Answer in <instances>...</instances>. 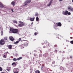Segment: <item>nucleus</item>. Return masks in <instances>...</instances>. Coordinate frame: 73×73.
Wrapping results in <instances>:
<instances>
[{"label":"nucleus","mask_w":73,"mask_h":73,"mask_svg":"<svg viewBox=\"0 0 73 73\" xmlns=\"http://www.w3.org/2000/svg\"><path fill=\"white\" fill-rule=\"evenodd\" d=\"M10 32H12L13 33H16L19 32V30L18 29H13L12 28H10Z\"/></svg>","instance_id":"f257e3e1"},{"label":"nucleus","mask_w":73,"mask_h":73,"mask_svg":"<svg viewBox=\"0 0 73 73\" xmlns=\"http://www.w3.org/2000/svg\"><path fill=\"white\" fill-rule=\"evenodd\" d=\"M31 0H26L25 2V4L24 5H23V6H27L28 5V4H29V3H31Z\"/></svg>","instance_id":"f03ea898"},{"label":"nucleus","mask_w":73,"mask_h":73,"mask_svg":"<svg viewBox=\"0 0 73 73\" xmlns=\"http://www.w3.org/2000/svg\"><path fill=\"white\" fill-rule=\"evenodd\" d=\"M68 10L70 12H73V8L70 6H69L68 7Z\"/></svg>","instance_id":"7ed1b4c3"},{"label":"nucleus","mask_w":73,"mask_h":73,"mask_svg":"<svg viewBox=\"0 0 73 73\" xmlns=\"http://www.w3.org/2000/svg\"><path fill=\"white\" fill-rule=\"evenodd\" d=\"M19 70V68H15L13 69V72L14 73H18Z\"/></svg>","instance_id":"20e7f679"},{"label":"nucleus","mask_w":73,"mask_h":73,"mask_svg":"<svg viewBox=\"0 0 73 73\" xmlns=\"http://www.w3.org/2000/svg\"><path fill=\"white\" fill-rule=\"evenodd\" d=\"M20 24H19L18 25L19 27H23L24 25V24L23 23V22L20 21L19 22Z\"/></svg>","instance_id":"39448f33"},{"label":"nucleus","mask_w":73,"mask_h":73,"mask_svg":"<svg viewBox=\"0 0 73 73\" xmlns=\"http://www.w3.org/2000/svg\"><path fill=\"white\" fill-rule=\"evenodd\" d=\"M23 58L22 57H20L19 58H18L17 59L15 58H14L13 59V61H17V60H21V59H22Z\"/></svg>","instance_id":"423d86ee"},{"label":"nucleus","mask_w":73,"mask_h":73,"mask_svg":"<svg viewBox=\"0 0 73 73\" xmlns=\"http://www.w3.org/2000/svg\"><path fill=\"white\" fill-rule=\"evenodd\" d=\"M28 45V43H27L26 44H22L21 45V49H23V48H24L25 46H27Z\"/></svg>","instance_id":"0eeeda50"},{"label":"nucleus","mask_w":73,"mask_h":73,"mask_svg":"<svg viewBox=\"0 0 73 73\" xmlns=\"http://www.w3.org/2000/svg\"><path fill=\"white\" fill-rule=\"evenodd\" d=\"M68 11H66L65 12V11H63L62 14L64 15H68Z\"/></svg>","instance_id":"6e6552de"},{"label":"nucleus","mask_w":73,"mask_h":73,"mask_svg":"<svg viewBox=\"0 0 73 73\" xmlns=\"http://www.w3.org/2000/svg\"><path fill=\"white\" fill-rule=\"evenodd\" d=\"M41 70L43 71H45L46 70V68L44 67L43 66L41 67Z\"/></svg>","instance_id":"1a4fd4ad"},{"label":"nucleus","mask_w":73,"mask_h":73,"mask_svg":"<svg viewBox=\"0 0 73 73\" xmlns=\"http://www.w3.org/2000/svg\"><path fill=\"white\" fill-rule=\"evenodd\" d=\"M21 40V38H20L19 39L18 41H17L16 42H14L13 44H18L19 42V41H20Z\"/></svg>","instance_id":"9d476101"},{"label":"nucleus","mask_w":73,"mask_h":73,"mask_svg":"<svg viewBox=\"0 0 73 73\" xmlns=\"http://www.w3.org/2000/svg\"><path fill=\"white\" fill-rule=\"evenodd\" d=\"M4 5L1 2L0 3V8H4Z\"/></svg>","instance_id":"9b49d317"},{"label":"nucleus","mask_w":73,"mask_h":73,"mask_svg":"<svg viewBox=\"0 0 73 73\" xmlns=\"http://www.w3.org/2000/svg\"><path fill=\"white\" fill-rule=\"evenodd\" d=\"M35 17H33V18H30V20L31 21H33L35 20Z\"/></svg>","instance_id":"f8f14e48"},{"label":"nucleus","mask_w":73,"mask_h":73,"mask_svg":"<svg viewBox=\"0 0 73 73\" xmlns=\"http://www.w3.org/2000/svg\"><path fill=\"white\" fill-rule=\"evenodd\" d=\"M46 46L47 47V48H48V47H49L50 46V45H49V43L48 42H47V41H46Z\"/></svg>","instance_id":"ddd939ff"},{"label":"nucleus","mask_w":73,"mask_h":73,"mask_svg":"<svg viewBox=\"0 0 73 73\" xmlns=\"http://www.w3.org/2000/svg\"><path fill=\"white\" fill-rule=\"evenodd\" d=\"M9 39L11 40V41H13L14 40V38H13V37L12 36H10L9 37Z\"/></svg>","instance_id":"4468645a"},{"label":"nucleus","mask_w":73,"mask_h":73,"mask_svg":"<svg viewBox=\"0 0 73 73\" xmlns=\"http://www.w3.org/2000/svg\"><path fill=\"white\" fill-rule=\"evenodd\" d=\"M53 0H51V1H50L49 4H48L47 5V6L48 7H49V6H50V5H51V4H52V2L53 1Z\"/></svg>","instance_id":"2eb2a0df"},{"label":"nucleus","mask_w":73,"mask_h":73,"mask_svg":"<svg viewBox=\"0 0 73 73\" xmlns=\"http://www.w3.org/2000/svg\"><path fill=\"white\" fill-rule=\"evenodd\" d=\"M56 24L59 27H61V26L62 25L61 23L60 22L57 23Z\"/></svg>","instance_id":"dca6fc26"},{"label":"nucleus","mask_w":73,"mask_h":73,"mask_svg":"<svg viewBox=\"0 0 73 73\" xmlns=\"http://www.w3.org/2000/svg\"><path fill=\"white\" fill-rule=\"evenodd\" d=\"M44 57H48V54L47 53H46L45 54H43Z\"/></svg>","instance_id":"f3484780"},{"label":"nucleus","mask_w":73,"mask_h":73,"mask_svg":"<svg viewBox=\"0 0 73 73\" xmlns=\"http://www.w3.org/2000/svg\"><path fill=\"white\" fill-rule=\"evenodd\" d=\"M8 47L9 49H11L12 46L11 45H9L8 46Z\"/></svg>","instance_id":"a211bd4d"},{"label":"nucleus","mask_w":73,"mask_h":73,"mask_svg":"<svg viewBox=\"0 0 73 73\" xmlns=\"http://www.w3.org/2000/svg\"><path fill=\"white\" fill-rule=\"evenodd\" d=\"M36 20L37 21H40V19H39V18L38 17H36Z\"/></svg>","instance_id":"6ab92c4d"},{"label":"nucleus","mask_w":73,"mask_h":73,"mask_svg":"<svg viewBox=\"0 0 73 73\" xmlns=\"http://www.w3.org/2000/svg\"><path fill=\"white\" fill-rule=\"evenodd\" d=\"M12 65H13V66L15 67L16 66V63L14 62L12 64Z\"/></svg>","instance_id":"aec40b11"},{"label":"nucleus","mask_w":73,"mask_h":73,"mask_svg":"<svg viewBox=\"0 0 73 73\" xmlns=\"http://www.w3.org/2000/svg\"><path fill=\"white\" fill-rule=\"evenodd\" d=\"M11 4L13 5H15V3L14 1H13L11 2Z\"/></svg>","instance_id":"412c9836"},{"label":"nucleus","mask_w":73,"mask_h":73,"mask_svg":"<svg viewBox=\"0 0 73 73\" xmlns=\"http://www.w3.org/2000/svg\"><path fill=\"white\" fill-rule=\"evenodd\" d=\"M35 73H40V72L38 70H36L35 71Z\"/></svg>","instance_id":"4be33fe9"},{"label":"nucleus","mask_w":73,"mask_h":73,"mask_svg":"<svg viewBox=\"0 0 73 73\" xmlns=\"http://www.w3.org/2000/svg\"><path fill=\"white\" fill-rule=\"evenodd\" d=\"M60 70H62L63 71H64V68L62 67H60Z\"/></svg>","instance_id":"5701e85b"},{"label":"nucleus","mask_w":73,"mask_h":73,"mask_svg":"<svg viewBox=\"0 0 73 73\" xmlns=\"http://www.w3.org/2000/svg\"><path fill=\"white\" fill-rule=\"evenodd\" d=\"M4 41V39H2L0 40V42H3Z\"/></svg>","instance_id":"b1692460"},{"label":"nucleus","mask_w":73,"mask_h":73,"mask_svg":"<svg viewBox=\"0 0 73 73\" xmlns=\"http://www.w3.org/2000/svg\"><path fill=\"white\" fill-rule=\"evenodd\" d=\"M0 44L1 45H3L5 44V42H2H2H0Z\"/></svg>","instance_id":"393cba45"},{"label":"nucleus","mask_w":73,"mask_h":73,"mask_svg":"<svg viewBox=\"0 0 73 73\" xmlns=\"http://www.w3.org/2000/svg\"><path fill=\"white\" fill-rule=\"evenodd\" d=\"M67 15H71V13H70V12H68L67 13Z\"/></svg>","instance_id":"a878e982"},{"label":"nucleus","mask_w":73,"mask_h":73,"mask_svg":"<svg viewBox=\"0 0 73 73\" xmlns=\"http://www.w3.org/2000/svg\"><path fill=\"white\" fill-rule=\"evenodd\" d=\"M37 34H38V33H34V35L35 36H36Z\"/></svg>","instance_id":"bb28decb"},{"label":"nucleus","mask_w":73,"mask_h":73,"mask_svg":"<svg viewBox=\"0 0 73 73\" xmlns=\"http://www.w3.org/2000/svg\"><path fill=\"white\" fill-rule=\"evenodd\" d=\"M39 57H42V54H39Z\"/></svg>","instance_id":"cd10ccee"},{"label":"nucleus","mask_w":73,"mask_h":73,"mask_svg":"<svg viewBox=\"0 0 73 73\" xmlns=\"http://www.w3.org/2000/svg\"><path fill=\"white\" fill-rule=\"evenodd\" d=\"M50 54H52V55H54V54H53V53L52 52H51L50 53Z\"/></svg>","instance_id":"c85d7f7f"},{"label":"nucleus","mask_w":73,"mask_h":73,"mask_svg":"<svg viewBox=\"0 0 73 73\" xmlns=\"http://www.w3.org/2000/svg\"><path fill=\"white\" fill-rule=\"evenodd\" d=\"M3 57H4V58H7V56L5 55H4L3 56Z\"/></svg>","instance_id":"c756f323"},{"label":"nucleus","mask_w":73,"mask_h":73,"mask_svg":"<svg viewBox=\"0 0 73 73\" xmlns=\"http://www.w3.org/2000/svg\"><path fill=\"white\" fill-rule=\"evenodd\" d=\"M13 23H15L16 24H17V21H14Z\"/></svg>","instance_id":"7c9ffc66"},{"label":"nucleus","mask_w":73,"mask_h":73,"mask_svg":"<svg viewBox=\"0 0 73 73\" xmlns=\"http://www.w3.org/2000/svg\"><path fill=\"white\" fill-rule=\"evenodd\" d=\"M4 40H7V38L6 37H4Z\"/></svg>","instance_id":"2f4dec72"},{"label":"nucleus","mask_w":73,"mask_h":73,"mask_svg":"<svg viewBox=\"0 0 73 73\" xmlns=\"http://www.w3.org/2000/svg\"><path fill=\"white\" fill-rule=\"evenodd\" d=\"M3 70V68L1 67H0V71H2Z\"/></svg>","instance_id":"473e14b6"},{"label":"nucleus","mask_w":73,"mask_h":73,"mask_svg":"<svg viewBox=\"0 0 73 73\" xmlns=\"http://www.w3.org/2000/svg\"><path fill=\"white\" fill-rule=\"evenodd\" d=\"M3 31H1V36H3Z\"/></svg>","instance_id":"72a5a7b5"},{"label":"nucleus","mask_w":73,"mask_h":73,"mask_svg":"<svg viewBox=\"0 0 73 73\" xmlns=\"http://www.w3.org/2000/svg\"><path fill=\"white\" fill-rule=\"evenodd\" d=\"M70 43H71V44H73V40L71 41L70 42Z\"/></svg>","instance_id":"f704fd0d"},{"label":"nucleus","mask_w":73,"mask_h":73,"mask_svg":"<svg viewBox=\"0 0 73 73\" xmlns=\"http://www.w3.org/2000/svg\"><path fill=\"white\" fill-rule=\"evenodd\" d=\"M35 16H38V13H36V14L35 15Z\"/></svg>","instance_id":"c9c22d12"},{"label":"nucleus","mask_w":73,"mask_h":73,"mask_svg":"<svg viewBox=\"0 0 73 73\" xmlns=\"http://www.w3.org/2000/svg\"><path fill=\"white\" fill-rule=\"evenodd\" d=\"M54 52L55 53L57 52V50H55Z\"/></svg>","instance_id":"e433bc0d"},{"label":"nucleus","mask_w":73,"mask_h":73,"mask_svg":"<svg viewBox=\"0 0 73 73\" xmlns=\"http://www.w3.org/2000/svg\"><path fill=\"white\" fill-rule=\"evenodd\" d=\"M32 64V62H30V61L29 62V64Z\"/></svg>","instance_id":"4c0bfd02"},{"label":"nucleus","mask_w":73,"mask_h":73,"mask_svg":"<svg viewBox=\"0 0 73 73\" xmlns=\"http://www.w3.org/2000/svg\"><path fill=\"white\" fill-rule=\"evenodd\" d=\"M54 29H55L56 30V27L54 26Z\"/></svg>","instance_id":"58836bf2"},{"label":"nucleus","mask_w":73,"mask_h":73,"mask_svg":"<svg viewBox=\"0 0 73 73\" xmlns=\"http://www.w3.org/2000/svg\"><path fill=\"white\" fill-rule=\"evenodd\" d=\"M39 7H42V5H39Z\"/></svg>","instance_id":"ea45409f"},{"label":"nucleus","mask_w":73,"mask_h":73,"mask_svg":"<svg viewBox=\"0 0 73 73\" xmlns=\"http://www.w3.org/2000/svg\"><path fill=\"white\" fill-rule=\"evenodd\" d=\"M11 10L12 12H14L13 9H11Z\"/></svg>","instance_id":"a19ab883"},{"label":"nucleus","mask_w":73,"mask_h":73,"mask_svg":"<svg viewBox=\"0 0 73 73\" xmlns=\"http://www.w3.org/2000/svg\"><path fill=\"white\" fill-rule=\"evenodd\" d=\"M57 45L56 44L55 45H54V47H57Z\"/></svg>","instance_id":"79ce46f5"},{"label":"nucleus","mask_w":73,"mask_h":73,"mask_svg":"<svg viewBox=\"0 0 73 73\" xmlns=\"http://www.w3.org/2000/svg\"><path fill=\"white\" fill-rule=\"evenodd\" d=\"M43 48H46V47L45 46H44L43 47Z\"/></svg>","instance_id":"37998d69"},{"label":"nucleus","mask_w":73,"mask_h":73,"mask_svg":"<svg viewBox=\"0 0 73 73\" xmlns=\"http://www.w3.org/2000/svg\"><path fill=\"white\" fill-rule=\"evenodd\" d=\"M55 63V62L54 61L52 62V64H54Z\"/></svg>","instance_id":"c03bdc74"},{"label":"nucleus","mask_w":73,"mask_h":73,"mask_svg":"<svg viewBox=\"0 0 73 73\" xmlns=\"http://www.w3.org/2000/svg\"><path fill=\"white\" fill-rule=\"evenodd\" d=\"M33 22H32L31 23V25H33Z\"/></svg>","instance_id":"a18cd8bd"},{"label":"nucleus","mask_w":73,"mask_h":73,"mask_svg":"<svg viewBox=\"0 0 73 73\" xmlns=\"http://www.w3.org/2000/svg\"><path fill=\"white\" fill-rule=\"evenodd\" d=\"M59 1H62V0H59Z\"/></svg>","instance_id":"49530a36"},{"label":"nucleus","mask_w":73,"mask_h":73,"mask_svg":"<svg viewBox=\"0 0 73 73\" xmlns=\"http://www.w3.org/2000/svg\"><path fill=\"white\" fill-rule=\"evenodd\" d=\"M34 52H36V50H34Z\"/></svg>","instance_id":"de8ad7c7"},{"label":"nucleus","mask_w":73,"mask_h":73,"mask_svg":"<svg viewBox=\"0 0 73 73\" xmlns=\"http://www.w3.org/2000/svg\"><path fill=\"white\" fill-rule=\"evenodd\" d=\"M63 53H65V51H63Z\"/></svg>","instance_id":"09e8293b"},{"label":"nucleus","mask_w":73,"mask_h":73,"mask_svg":"<svg viewBox=\"0 0 73 73\" xmlns=\"http://www.w3.org/2000/svg\"><path fill=\"white\" fill-rule=\"evenodd\" d=\"M70 58H72V56H70Z\"/></svg>","instance_id":"8fccbe9b"},{"label":"nucleus","mask_w":73,"mask_h":73,"mask_svg":"<svg viewBox=\"0 0 73 73\" xmlns=\"http://www.w3.org/2000/svg\"><path fill=\"white\" fill-rule=\"evenodd\" d=\"M7 70H8V71H9V70L8 69H7Z\"/></svg>","instance_id":"3c124183"},{"label":"nucleus","mask_w":73,"mask_h":73,"mask_svg":"<svg viewBox=\"0 0 73 73\" xmlns=\"http://www.w3.org/2000/svg\"><path fill=\"white\" fill-rule=\"evenodd\" d=\"M70 38H71V39H72V37H71Z\"/></svg>","instance_id":"603ef678"},{"label":"nucleus","mask_w":73,"mask_h":73,"mask_svg":"<svg viewBox=\"0 0 73 73\" xmlns=\"http://www.w3.org/2000/svg\"><path fill=\"white\" fill-rule=\"evenodd\" d=\"M8 53V52H7V53Z\"/></svg>","instance_id":"864d4df0"},{"label":"nucleus","mask_w":73,"mask_h":73,"mask_svg":"<svg viewBox=\"0 0 73 73\" xmlns=\"http://www.w3.org/2000/svg\"><path fill=\"white\" fill-rule=\"evenodd\" d=\"M60 53H61V51H60Z\"/></svg>","instance_id":"5fc2aeb1"},{"label":"nucleus","mask_w":73,"mask_h":73,"mask_svg":"<svg viewBox=\"0 0 73 73\" xmlns=\"http://www.w3.org/2000/svg\"><path fill=\"white\" fill-rule=\"evenodd\" d=\"M40 53H42V52H41V51H40Z\"/></svg>","instance_id":"6e6d98bb"},{"label":"nucleus","mask_w":73,"mask_h":73,"mask_svg":"<svg viewBox=\"0 0 73 73\" xmlns=\"http://www.w3.org/2000/svg\"><path fill=\"white\" fill-rule=\"evenodd\" d=\"M72 2H73V0H72Z\"/></svg>","instance_id":"4d7b16f0"},{"label":"nucleus","mask_w":73,"mask_h":73,"mask_svg":"<svg viewBox=\"0 0 73 73\" xmlns=\"http://www.w3.org/2000/svg\"><path fill=\"white\" fill-rule=\"evenodd\" d=\"M7 54H8V53H6L7 55Z\"/></svg>","instance_id":"13d9d810"},{"label":"nucleus","mask_w":73,"mask_h":73,"mask_svg":"<svg viewBox=\"0 0 73 73\" xmlns=\"http://www.w3.org/2000/svg\"><path fill=\"white\" fill-rule=\"evenodd\" d=\"M57 37H57H58H58Z\"/></svg>","instance_id":"bf43d9fd"},{"label":"nucleus","mask_w":73,"mask_h":73,"mask_svg":"<svg viewBox=\"0 0 73 73\" xmlns=\"http://www.w3.org/2000/svg\"><path fill=\"white\" fill-rule=\"evenodd\" d=\"M71 29H73V28H71Z\"/></svg>","instance_id":"052dcab7"},{"label":"nucleus","mask_w":73,"mask_h":73,"mask_svg":"<svg viewBox=\"0 0 73 73\" xmlns=\"http://www.w3.org/2000/svg\"><path fill=\"white\" fill-rule=\"evenodd\" d=\"M50 71H52V70H50Z\"/></svg>","instance_id":"680f3d73"},{"label":"nucleus","mask_w":73,"mask_h":73,"mask_svg":"<svg viewBox=\"0 0 73 73\" xmlns=\"http://www.w3.org/2000/svg\"><path fill=\"white\" fill-rule=\"evenodd\" d=\"M24 41H27V40H24Z\"/></svg>","instance_id":"e2e57ef3"},{"label":"nucleus","mask_w":73,"mask_h":73,"mask_svg":"<svg viewBox=\"0 0 73 73\" xmlns=\"http://www.w3.org/2000/svg\"><path fill=\"white\" fill-rule=\"evenodd\" d=\"M67 46H68V45H67Z\"/></svg>","instance_id":"0e129e2a"},{"label":"nucleus","mask_w":73,"mask_h":73,"mask_svg":"<svg viewBox=\"0 0 73 73\" xmlns=\"http://www.w3.org/2000/svg\"><path fill=\"white\" fill-rule=\"evenodd\" d=\"M28 42H29L28 41Z\"/></svg>","instance_id":"69168bd1"},{"label":"nucleus","mask_w":73,"mask_h":73,"mask_svg":"<svg viewBox=\"0 0 73 73\" xmlns=\"http://www.w3.org/2000/svg\"><path fill=\"white\" fill-rule=\"evenodd\" d=\"M0 13H1V12Z\"/></svg>","instance_id":"338daca9"},{"label":"nucleus","mask_w":73,"mask_h":73,"mask_svg":"<svg viewBox=\"0 0 73 73\" xmlns=\"http://www.w3.org/2000/svg\"><path fill=\"white\" fill-rule=\"evenodd\" d=\"M66 41H67L66 40Z\"/></svg>","instance_id":"774afa93"}]
</instances>
